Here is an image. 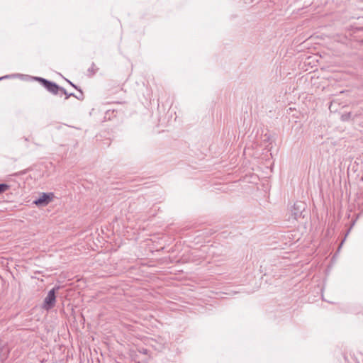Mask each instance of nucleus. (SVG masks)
Listing matches in <instances>:
<instances>
[{"label":"nucleus","mask_w":363,"mask_h":363,"mask_svg":"<svg viewBox=\"0 0 363 363\" xmlns=\"http://www.w3.org/2000/svg\"><path fill=\"white\" fill-rule=\"evenodd\" d=\"M9 189V186L6 184H0V194L5 192Z\"/></svg>","instance_id":"nucleus-8"},{"label":"nucleus","mask_w":363,"mask_h":363,"mask_svg":"<svg viewBox=\"0 0 363 363\" xmlns=\"http://www.w3.org/2000/svg\"><path fill=\"white\" fill-rule=\"evenodd\" d=\"M67 81L69 83V84H70L72 86H73V87H74V88H75L76 89H78V90L81 92V95H82V96H83V94H82V91H81V89H79L77 88V86L75 84H74L72 82H71L69 80H67Z\"/></svg>","instance_id":"nucleus-9"},{"label":"nucleus","mask_w":363,"mask_h":363,"mask_svg":"<svg viewBox=\"0 0 363 363\" xmlns=\"http://www.w3.org/2000/svg\"><path fill=\"white\" fill-rule=\"evenodd\" d=\"M306 204L302 201H296L291 209V214L294 220H298L303 217V211L305 210Z\"/></svg>","instance_id":"nucleus-3"},{"label":"nucleus","mask_w":363,"mask_h":363,"mask_svg":"<svg viewBox=\"0 0 363 363\" xmlns=\"http://www.w3.org/2000/svg\"><path fill=\"white\" fill-rule=\"evenodd\" d=\"M98 68L96 67V65L93 62L91 67L88 69V72L91 76H93L97 72Z\"/></svg>","instance_id":"nucleus-6"},{"label":"nucleus","mask_w":363,"mask_h":363,"mask_svg":"<svg viewBox=\"0 0 363 363\" xmlns=\"http://www.w3.org/2000/svg\"><path fill=\"white\" fill-rule=\"evenodd\" d=\"M35 80L40 82L41 84L51 94H57L60 91L61 87L59 86L56 83L49 81L42 77H35Z\"/></svg>","instance_id":"nucleus-1"},{"label":"nucleus","mask_w":363,"mask_h":363,"mask_svg":"<svg viewBox=\"0 0 363 363\" xmlns=\"http://www.w3.org/2000/svg\"><path fill=\"white\" fill-rule=\"evenodd\" d=\"M60 91H61L62 94L65 95V99H68L70 96H75L78 99H80L79 97L76 96L74 93H67L65 89H64L63 87H61Z\"/></svg>","instance_id":"nucleus-5"},{"label":"nucleus","mask_w":363,"mask_h":363,"mask_svg":"<svg viewBox=\"0 0 363 363\" xmlns=\"http://www.w3.org/2000/svg\"><path fill=\"white\" fill-rule=\"evenodd\" d=\"M58 289V287L53 288L49 291L47 296L44 299L43 304L42 306L43 309L48 311L55 306L56 302L55 291Z\"/></svg>","instance_id":"nucleus-2"},{"label":"nucleus","mask_w":363,"mask_h":363,"mask_svg":"<svg viewBox=\"0 0 363 363\" xmlns=\"http://www.w3.org/2000/svg\"><path fill=\"white\" fill-rule=\"evenodd\" d=\"M54 198L53 193H42L38 199L33 201L37 206H45L49 204Z\"/></svg>","instance_id":"nucleus-4"},{"label":"nucleus","mask_w":363,"mask_h":363,"mask_svg":"<svg viewBox=\"0 0 363 363\" xmlns=\"http://www.w3.org/2000/svg\"><path fill=\"white\" fill-rule=\"evenodd\" d=\"M352 112H347V113L342 114L341 120L342 121H347L352 118Z\"/></svg>","instance_id":"nucleus-7"},{"label":"nucleus","mask_w":363,"mask_h":363,"mask_svg":"<svg viewBox=\"0 0 363 363\" xmlns=\"http://www.w3.org/2000/svg\"><path fill=\"white\" fill-rule=\"evenodd\" d=\"M5 78H9V76L8 75H6L4 77H0V80L3 79H5Z\"/></svg>","instance_id":"nucleus-10"}]
</instances>
